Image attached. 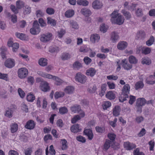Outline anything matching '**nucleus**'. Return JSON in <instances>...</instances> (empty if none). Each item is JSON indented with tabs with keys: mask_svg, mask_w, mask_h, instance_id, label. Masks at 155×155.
<instances>
[{
	"mask_svg": "<svg viewBox=\"0 0 155 155\" xmlns=\"http://www.w3.org/2000/svg\"><path fill=\"white\" fill-rule=\"evenodd\" d=\"M136 16L138 17H142L143 15L142 9L141 8H137L135 11Z\"/></svg>",
	"mask_w": 155,
	"mask_h": 155,
	"instance_id": "nucleus-43",
	"label": "nucleus"
},
{
	"mask_svg": "<svg viewBox=\"0 0 155 155\" xmlns=\"http://www.w3.org/2000/svg\"><path fill=\"white\" fill-rule=\"evenodd\" d=\"M109 139L112 141L114 140L116 137V135L113 133H109L107 135Z\"/></svg>",
	"mask_w": 155,
	"mask_h": 155,
	"instance_id": "nucleus-62",
	"label": "nucleus"
},
{
	"mask_svg": "<svg viewBox=\"0 0 155 155\" xmlns=\"http://www.w3.org/2000/svg\"><path fill=\"white\" fill-rule=\"evenodd\" d=\"M121 12L125 16L126 19L129 20L131 18V14L130 12L127 11L125 9L122 10L121 11Z\"/></svg>",
	"mask_w": 155,
	"mask_h": 155,
	"instance_id": "nucleus-26",
	"label": "nucleus"
},
{
	"mask_svg": "<svg viewBox=\"0 0 155 155\" xmlns=\"http://www.w3.org/2000/svg\"><path fill=\"white\" fill-rule=\"evenodd\" d=\"M19 45L17 43H15L13 44L12 47V51L13 52H16L19 48Z\"/></svg>",
	"mask_w": 155,
	"mask_h": 155,
	"instance_id": "nucleus-63",
	"label": "nucleus"
},
{
	"mask_svg": "<svg viewBox=\"0 0 155 155\" xmlns=\"http://www.w3.org/2000/svg\"><path fill=\"white\" fill-rule=\"evenodd\" d=\"M81 119V117L79 115H75L71 119V123L73 124H74Z\"/></svg>",
	"mask_w": 155,
	"mask_h": 155,
	"instance_id": "nucleus-54",
	"label": "nucleus"
},
{
	"mask_svg": "<svg viewBox=\"0 0 155 155\" xmlns=\"http://www.w3.org/2000/svg\"><path fill=\"white\" fill-rule=\"evenodd\" d=\"M70 24L72 28L76 29L78 28V25L76 21L72 20L71 21H70Z\"/></svg>",
	"mask_w": 155,
	"mask_h": 155,
	"instance_id": "nucleus-49",
	"label": "nucleus"
},
{
	"mask_svg": "<svg viewBox=\"0 0 155 155\" xmlns=\"http://www.w3.org/2000/svg\"><path fill=\"white\" fill-rule=\"evenodd\" d=\"M84 134L88 137V139L91 140L93 138L94 135L92 130L91 129L85 128L84 131Z\"/></svg>",
	"mask_w": 155,
	"mask_h": 155,
	"instance_id": "nucleus-12",
	"label": "nucleus"
},
{
	"mask_svg": "<svg viewBox=\"0 0 155 155\" xmlns=\"http://www.w3.org/2000/svg\"><path fill=\"white\" fill-rule=\"evenodd\" d=\"M71 131L74 133H76L81 131L82 129L78 124H75L72 126L71 127Z\"/></svg>",
	"mask_w": 155,
	"mask_h": 155,
	"instance_id": "nucleus-15",
	"label": "nucleus"
},
{
	"mask_svg": "<svg viewBox=\"0 0 155 155\" xmlns=\"http://www.w3.org/2000/svg\"><path fill=\"white\" fill-rule=\"evenodd\" d=\"M10 8L12 11L15 14L18 13V9L13 5H11Z\"/></svg>",
	"mask_w": 155,
	"mask_h": 155,
	"instance_id": "nucleus-61",
	"label": "nucleus"
},
{
	"mask_svg": "<svg viewBox=\"0 0 155 155\" xmlns=\"http://www.w3.org/2000/svg\"><path fill=\"white\" fill-rule=\"evenodd\" d=\"M95 129L97 132L99 133H103L105 130V128L104 127L99 126H96L95 127Z\"/></svg>",
	"mask_w": 155,
	"mask_h": 155,
	"instance_id": "nucleus-55",
	"label": "nucleus"
},
{
	"mask_svg": "<svg viewBox=\"0 0 155 155\" xmlns=\"http://www.w3.org/2000/svg\"><path fill=\"white\" fill-rule=\"evenodd\" d=\"M15 64L14 59L11 58L7 59L5 62V66L8 68H12L13 67Z\"/></svg>",
	"mask_w": 155,
	"mask_h": 155,
	"instance_id": "nucleus-8",
	"label": "nucleus"
},
{
	"mask_svg": "<svg viewBox=\"0 0 155 155\" xmlns=\"http://www.w3.org/2000/svg\"><path fill=\"white\" fill-rule=\"evenodd\" d=\"M71 110L72 112L74 113H79L81 111L80 106L78 104H75L71 107Z\"/></svg>",
	"mask_w": 155,
	"mask_h": 155,
	"instance_id": "nucleus-21",
	"label": "nucleus"
},
{
	"mask_svg": "<svg viewBox=\"0 0 155 155\" xmlns=\"http://www.w3.org/2000/svg\"><path fill=\"white\" fill-rule=\"evenodd\" d=\"M30 32L32 35H37L40 31L39 25L37 21H35L33 24L32 27L30 30Z\"/></svg>",
	"mask_w": 155,
	"mask_h": 155,
	"instance_id": "nucleus-4",
	"label": "nucleus"
},
{
	"mask_svg": "<svg viewBox=\"0 0 155 155\" xmlns=\"http://www.w3.org/2000/svg\"><path fill=\"white\" fill-rule=\"evenodd\" d=\"M154 40V37L152 36H151L149 39L146 42V44L148 46L151 45L153 44Z\"/></svg>",
	"mask_w": 155,
	"mask_h": 155,
	"instance_id": "nucleus-45",
	"label": "nucleus"
},
{
	"mask_svg": "<svg viewBox=\"0 0 155 155\" xmlns=\"http://www.w3.org/2000/svg\"><path fill=\"white\" fill-rule=\"evenodd\" d=\"M121 64L124 69L127 70L130 69L132 67V65L129 63L126 59L122 60Z\"/></svg>",
	"mask_w": 155,
	"mask_h": 155,
	"instance_id": "nucleus-11",
	"label": "nucleus"
},
{
	"mask_svg": "<svg viewBox=\"0 0 155 155\" xmlns=\"http://www.w3.org/2000/svg\"><path fill=\"white\" fill-rule=\"evenodd\" d=\"M146 83L149 84L153 85L155 84V78L154 76L152 75H150L146 78Z\"/></svg>",
	"mask_w": 155,
	"mask_h": 155,
	"instance_id": "nucleus-17",
	"label": "nucleus"
},
{
	"mask_svg": "<svg viewBox=\"0 0 155 155\" xmlns=\"http://www.w3.org/2000/svg\"><path fill=\"white\" fill-rule=\"evenodd\" d=\"M96 71L94 68H91L86 71V74L87 75L93 77L96 74Z\"/></svg>",
	"mask_w": 155,
	"mask_h": 155,
	"instance_id": "nucleus-28",
	"label": "nucleus"
},
{
	"mask_svg": "<svg viewBox=\"0 0 155 155\" xmlns=\"http://www.w3.org/2000/svg\"><path fill=\"white\" fill-rule=\"evenodd\" d=\"M77 3L78 5L87 6L88 5L89 2L86 0H77Z\"/></svg>",
	"mask_w": 155,
	"mask_h": 155,
	"instance_id": "nucleus-31",
	"label": "nucleus"
},
{
	"mask_svg": "<svg viewBox=\"0 0 155 155\" xmlns=\"http://www.w3.org/2000/svg\"><path fill=\"white\" fill-rule=\"evenodd\" d=\"M120 83L122 85H124L122 90V93L120 96L119 98L120 101L122 102L126 101L127 98L129 97L130 86L128 84H125V82L122 80H120Z\"/></svg>",
	"mask_w": 155,
	"mask_h": 155,
	"instance_id": "nucleus-1",
	"label": "nucleus"
},
{
	"mask_svg": "<svg viewBox=\"0 0 155 155\" xmlns=\"http://www.w3.org/2000/svg\"><path fill=\"white\" fill-rule=\"evenodd\" d=\"M81 12L86 17H89L92 14L91 11L87 8H82L81 10Z\"/></svg>",
	"mask_w": 155,
	"mask_h": 155,
	"instance_id": "nucleus-18",
	"label": "nucleus"
},
{
	"mask_svg": "<svg viewBox=\"0 0 155 155\" xmlns=\"http://www.w3.org/2000/svg\"><path fill=\"white\" fill-rule=\"evenodd\" d=\"M130 100L129 103L131 105L133 104L136 101V97L134 96L130 95L129 96Z\"/></svg>",
	"mask_w": 155,
	"mask_h": 155,
	"instance_id": "nucleus-60",
	"label": "nucleus"
},
{
	"mask_svg": "<svg viewBox=\"0 0 155 155\" xmlns=\"http://www.w3.org/2000/svg\"><path fill=\"white\" fill-rule=\"evenodd\" d=\"M13 112L12 109H8L6 111L5 115L9 118H11L12 117V114Z\"/></svg>",
	"mask_w": 155,
	"mask_h": 155,
	"instance_id": "nucleus-48",
	"label": "nucleus"
},
{
	"mask_svg": "<svg viewBox=\"0 0 155 155\" xmlns=\"http://www.w3.org/2000/svg\"><path fill=\"white\" fill-rule=\"evenodd\" d=\"M48 23L51 25L54 26L56 25V21L50 17L47 18Z\"/></svg>",
	"mask_w": 155,
	"mask_h": 155,
	"instance_id": "nucleus-46",
	"label": "nucleus"
},
{
	"mask_svg": "<svg viewBox=\"0 0 155 155\" xmlns=\"http://www.w3.org/2000/svg\"><path fill=\"white\" fill-rule=\"evenodd\" d=\"M107 85L106 84H104L101 85V91L99 93V95L101 97L103 96L107 90L106 87Z\"/></svg>",
	"mask_w": 155,
	"mask_h": 155,
	"instance_id": "nucleus-25",
	"label": "nucleus"
},
{
	"mask_svg": "<svg viewBox=\"0 0 155 155\" xmlns=\"http://www.w3.org/2000/svg\"><path fill=\"white\" fill-rule=\"evenodd\" d=\"M146 36V34L143 30H140L137 32V37L139 39H144Z\"/></svg>",
	"mask_w": 155,
	"mask_h": 155,
	"instance_id": "nucleus-27",
	"label": "nucleus"
},
{
	"mask_svg": "<svg viewBox=\"0 0 155 155\" xmlns=\"http://www.w3.org/2000/svg\"><path fill=\"white\" fill-rule=\"evenodd\" d=\"M17 8L18 9H20L25 6V3L20 0L17 1L16 2Z\"/></svg>",
	"mask_w": 155,
	"mask_h": 155,
	"instance_id": "nucleus-39",
	"label": "nucleus"
},
{
	"mask_svg": "<svg viewBox=\"0 0 155 155\" xmlns=\"http://www.w3.org/2000/svg\"><path fill=\"white\" fill-rule=\"evenodd\" d=\"M0 79H3L6 81H8L9 80L7 74L2 73L1 72H0Z\"/></svg>",
	"mask_w": 155,
	"mask_h": 155,
	"instance_id": "nucleus-44",
	"label": "nucleus"
},
{
	"mask_svg": "<svg viewBox=\"0 0 155 155\" xmlns=\"http://www.w3.org/2000/svg\"><path fill=\"white\" fill-rule=\"evenodd\" d=\"M60 57L63 61L67 60L71 58V55L69 53L63 52L61 54Z\"/></svg>",
	"mask_w": 155,
	"mask_h": 155,
	"instance_id": "nucleus-24",
	"label": "nucleus"
},
{
	"mask_svg": "<svg viewBox=\"0 0 155 155\" xmlns=\"http://www.w3.org/2000/svg\"><path fill=\"white\" fill-rule=\"evenodd\" d=\"M32 152V149L31 147L27 148L24 150L25 155H31Z\"/></svg>",
	"mask_w": 155,
	"mask_h": 155,
	"instance_id": "nucleus-53",
	"label": "nucleus"
},
{
	"mask_svg": "<svg viewBox=\"0 0 155 155\" xmlns=\"http://www.w3.org/2000/svg\"><path fill=\"white\" fill-rule=\"evenodd\" d=\"M41 89L44 92H47L50 90V87L49 84L47 82L43 81L41 84Z\"/></svg>",
	"mask_w": 155,
	"mask_h": 155,
	"instance_id": "nucleus-10",
	"label": "nucleus"
},
{
	"mask_svg": "<svg viewBox=\"0 0 155 155\" xmlns=\"http://www.w3.org/2000/svg\"><path fill=\"white\" fill-rule=\"evenodd\" d=\"M52 34L50 33H46L41 35L40 40L43 42H47L52 39Z\"/></svg>",
	"mask_w": 155,
	"mask_h": 155,
	"instance_id": "nucleus-6",
	"label": "nucleus"
},
{
	"mask_svg": "<svg viewBox=\"0 0 155 155\" xmlns=\"http://www.w3.org/2000/svg\"><path fill=\"white\" fill-rule=\"evenodd\" d=\"M35 97L33 94L30 93L27 96L26 99L29 102H33L35 99Z\"/></svg>",
	"mask_w": 155,
	"mask_h": 155,
	"instance_id": "nucleus-41",
	"label": "nucleus"
},
{
	"mask_svg": "<svg viewBox=\"0 0 155 155\" xmlns=\"http://www.w3.org/2000/svg\"><path fill=\"white\" fill-rule=\"evenodd\" d=\"M146 102V100L143 97L139 98L137 99L135 105L137 112H142V107L145 105Z\"/></svg>",
	"mask_w": 155,
	"mask_h": 155,
	"instance_id": "nucleus-3",
	"label": "nucleus"
},
{
	"mask_svg": "<svg viewBox=\"0 0 155 155\" xmlns=\"http://www.w3.org/2000/svg\"><path fill=\"white\" fill-rule=\"evenodd\" d=\"M53 79L55 80V84L58 85H60L63 83V81L59 78L58 77L56 76H54Z\"/></svg>",
	"mask_w": 155,
	"mask_h": 155,
	"instance_id": "nucleus-51",
	"label": "nucleus"
},
{
	"mask_svg": "<svg viewBox=\"0 0 155 155\" xmlns=\"http://www.w3.org/2000/svg\"><path fill=\"white\" fill-rule=\"evenodd\" d=\"M75 79L76 81L81 84L85 83L87 80L86 77L80 72L77 73Z\"/></svg>",
	"mask_w": 155,
	"mask_h": 155,
	"instance_id": "nucleus-5",
	"label": "nucleus"
},
{
	"mask_svg": "<svg viewBox=\"0 0 155 155\" xmlns=\"http://www.w3.org/2000/svg\"><path fill=\"white\" fill-rule=\"evenodd\" d=\"M15 35L18 38L21 40H25L26 38L25 35L23 33L16 32Z\"/></svg>",
	"mask_w": 155,
	"mask_h": 155,
	"instance_id": "nucleus-40",
	"label": "nucleus"
},
{
	"mask_svg": "<svg viewBox=\"0 0 155 155\" xmlns=\"http://www.w3.org/2000/svg\"><path fill=\"white\" fill-rule=\"evenodd\" d=\"M47 61L46 59L41 58L38 61V64L41 66H45L47 64Z\"/></svg>",
	"mask_w": 155,
	"mask_h": 155,
	"instance_id": "nucleus-35",
	"label": "nucleus"
},
{
	"mask_svg": "<svg viewBox=\"0 0 155 155\" xmlns=\"http://www.w3.org/2000/svg\"><path fill=\"white\" fill-rule=\"evenodd\" d=\"M103 4L102 2L98 0H95L92 3L93 8L96 9H99L102 8Z\"/></svg>",
	"mask_w": 155,
	"mask_h": 155,
	"instance_id": "nucleus-13",
	"label": "nucleus"
},
{
	"mask_svg": "<svg viewBox=\"0 0 155 155\" xmlns=\"http://www.w3.org/2000/svg\"><path fill=\"white\" fill-rule=\"evenodd\" d=\"M110 20L113 23L119 25H122L124 22V19L121 15H119L117 11H114L111 14Z\"/></svg>",
	"mask_w": 155,
	"mask_h": 155,
	"instance_id": "nucleus-2",
	"label": "nucleus"
},
{
	"mask_svg": "<svg viewBox=\"0 0 155 155\" xmlns=\"http://www.w3.org/2000/svg\"><path fill=\"white\" fill-rule=\"evenodd\" d=\"M144 84L143 81H139L137 82L135 85V88L136 90L141 89L143 88Z\"/></svg>",
	"mask_w": 155,
	"mask_h": 155,
	"instance_id": "nucleus-29",
	"label": "nucleus"
},
{
	"mask_svg": "<svg viewBox=\"0 0 155 155\" xmlns=\"http://www.w3.org/2000/svg\"><path fill=\"white\" fill-rule=\"evenodd\" d=\"M111 141L109 140H106L104 145V150H107L110 147Z\"/></svg>",
	"mask_w": 155,
	"mask_h": 155,
	"instance_id": "nucleus-42",
	"label": "nucleus"
},
{
	"mask_svg": "<svg viewBox=\"0 0 155 155\" xmlns=\"http://www.w3.org/2000/svg\"><path fill=\"white\" fill-rule=\"evenodd\" d=\"M90 49L87 48L85 45H83L81 46L80 49V51L81 52H87L89 51Z\"/></svg>",
	"mask_w": 155,
	"mask_h": 155,
	"instance_id": "nucleus-58",
	"label": "nucleus"
},
{
	"mask_svg": "<svg viewBox=\"0 0 155 155\" xmlns=\"http://www.w3.org/2000/svg\"><path fill=\"white\" fill-rule=\"evenodd\" d=\"M74 13V11L73 10H68L65 12V16L67 18H71L73 16Z\"/></svg>",
	"mask_w": 155,
	"mask_h": 155,
	"instance_id": "nucleus-33",
	"label": "nucleus"
},
{
	"mask_svg": "<svg viewBox=\"0 0 155 155\" xmlns=\"http://www.w3.org/2000/svg\"><path fill=\"white\" fill-rule=\"evenodd\" d=\"M62 147L61 149L63 150H65L67 149L68 147V143L67 140L65 139L61 140Z\"/></svg>",
	"mask_w": 155,
	"mask_h": 155,
	"instance_id": "nucleus-37",
	"label": "nucleus"
},
{
	"mask_svg": "<svg viewBox=\"0 0 155 155\" xmlns=\"http://www.w3.org/2000/svg\"><path fill=\"white\" fill-rule=\"evenodd\" d=\"M133 154L134 155H144L142 152L140 151L138 148H137L134 150Z\"/></svg>",
	"mask_w": 155,
	"mask_h": 155,
	"instance_id": "nucleus-64",
	"label": "nucleus"
},
{
	"mask_svg": "<svg viewBox=\"0 0 155 155\" xmlns=\"http://www.w3.org/2000/svg\"><path fill=\"white\" fill-rule=\"evenodd\" d=\"M127 43L126 41H120L118 43L117 48L120 50H123L127 48Z\"/></svg>",
	"mask_w": 155,
	"mask_h": 155,
	"instance_id": "nucleus-16",
	"label": "nucleus"
},
{
	"mask_svg": "<svg viewBox=\"0 0 155 155\" xmlns=\"http://www.w3.org/2000/svg\"><path fill=\"white\" fill-rule=\"evenodd\" d=\"M59 51V48L57 46H51L49 48V51L51 53L58 52Z\"/></svg>",
	"mask_w": 155,
	"mask_h": 155,
	"instance_id": "nucleus-38",
	"label": "nucleus"
},
{
	"mask_svg": "<svg viewBox=\"0 0 155 155\" xmlns=\"http://www.w3.org/2000/svg\"><path fill=\"white\" fill-rule=\"evenodd\" d=\"M100 36L97 34H93L90 37V40L93 43L98 42L100 39Z\"/></svg>",
	"mask_w": 155,
	"mask_h": 155,
	"instance_id": "nucleus-23",
	"label": "nucleus"
},
{
	"mask_svg": "<svg viewBox=\"0 0 155 155\" xmlns=\"http://www.w3.org/2000/svg\"><path fill=\"white\" fill-rule=\"evenodd\" d=\"M119 39V36L117 32L115 31L112 32L111 34L110 39L113 43H115Z\"/></svg>",
	"mask_w": 155,
	"mask_h": 155,
	"instance_id": "nucleus-19",
	"label": "nucleus"
},
{
	"mask_svg": "<svg viewBox=\"0 0 155 155\" xmlns=\"http://www.w3.org/2000/svg\"><path fill=\"white\" fill-rule=\"evenodd\" d=\"M151 51L150 48L148 47H146L142 49V53L145 54H147L150 52Z\"/></svg>",
	"mask_w": 155,
	"mask_h": 155,
	"instance_id": "nucleus-56",
	"label": "nucleus"
},
{
	"mask_svg": "<svg viewBox=\"0 0 155 155\" xmlns=\"http://www.w3.org/2000/svg\"><path fill=\"white\" fill-rule=\"evenodd\" d=\"M76 139L78 141L83 143H85L86 142L85 138L81 135L77 136L76 137Z\"/></svg>",
	"mask_w": 155,
	"mask_h": 155,
	"instance_id": "nucleus-59",
	"label": "nucleus"
},
{
	"mask_svg": "<svg viewBox=\"0 0 155 155\" xmlns=\"http://www.w3.org/2000/svg\"><path fill=\"white\" fill-rule=\"evenodd\" d=\"M129 62L130 64H136L138 61V60L136 57L133 55H130L128 58Z\"/></svg>",
	"mask_w": 155,
	"mask_h": 155,
	"instance_id": "nucleus-34",
	"label": "nucleus"
},
{
	"mask_svg": "<svg viewBox=\"0 0 155 155\" xmlns=\"http://www.w3.org/2000/svg\"><path fill=\"white\" fill-rule=\"evenodd\" d=\"M35 125L34 121L32 120H30L26 122L25 127L26 129L32 130L35 128Z\"/></svg>",
	"mask_w": 155,
	"mask_h": 155,
	"instance_id": "nucleus-14",
	"label": "nucleus"
},
{
	"mask_svg": "<svg viewBox=\"0 0 155 155\" xmlns=\"http://www.w3.org/2000/svg\"><path fill=\"white\" fill-rule=\"evenodd\" d=\"M74 88L73 86L67 87L64 89L65 93L67 94H71L73 93L74 91Z\"/></svg>",
	"mask_w": 155,
	"mask_h": 155,
	"instance_id": "nucleus-30",
	"label": "nucleus"
},
{
	"mask_svg": "<svg viewBox=\"0 0 155 155\" xmlns=\"http://www.w3.org/2000/svg\"><path fill=\"white\" fill-rule=\"evenodd\" d=\"M124 148L127 150H133L136 147L135 144L131 143L129 141L125 142L124 143Z\"/></svg>",
	"mask_w": 155,
	"mask_h": 155,
	"instance_id": "nucleus-9",
	"label": "nucleus"
},
{
	"mask_svg": "<svg viewBox=\"0 0 155 155\" xmlns=\"http://www.w3.org/2000/svg\"><path fill=\"white\" fill-rule=\"evenodd\" d=\"M8 16L11 17L12 18L11 20L12 22L14 23L16 22L17 21V16L16 15H11L9 13L8 14Z\"/></svg>",
	"mask_w": 155,
	"mask_h": 155,
	"instance_id": "nucleus-57",
	"label": "nucleus"
},
{
	"mask_svg": "<svg viewBox=\"0 0 155 155\" xmlns=\"http://www.w3.org/2000/svg\"><path fill=\"white\" fill-rule=\"evenodd\" d=\"M142 63L143 64L149 65L151 63V60L148 58H145L142 59Z\"/></svg>",
	"mask_w": 155,
	"mask_h": 155,
	"instance_id": "nucleus-47",
	"label": "nucleus"
},
{
	"mask_svg": "<svg viewBox=\"0 0 155 155\" xmlns=\"http://www.w3.org/2000/svg\"><path fill=\"white\" fill-rule=\"evenodd\" d=\"M65 95L64 92L62 91H57L54 94V97L55 99H58L60 97H62Z\"/></svg>",
	"mask_w": 155,
	"mask_h": 155,
	"instance_id": "nucleus-36",
	"label": "nucleus"
},
{
	"mask_svg": "<svg viewBox=\"0 0 155 155\" xmlns=\"http://www.w3.org/2000/svg\"><path fill=\"white\" fill-rule=\"evenodd\" d=\"M121 111L120 107L119 106H116L114 108L113 110V115L115 117L119 116L120 114V112Z\"/></svg>",
	"mask_w": 155,
	"mask_h": 155,
	"instance_id": "nucleus-22",
	"label": "nucleus"
},
{
	"mask_svg": "<svg viewBox=\"0 0 155 155\" xmlns=\"http://www.w3.org/2000/svg\"><path fill=\"white\" fill-rule=\"evenodd\" d=\"M105 96L106 98L110 100H114L116 97L115 94L113 91H108L106 94Z\"/></svg>",
	"mask_w": 155,
	"mask_h": 155,
	"instance_id": "nucleus-20",
	"label": "nucleus"
},
{
	"mask_svg": "<svg viewBox=\"0 0 155 155\" xmlns=\"http://www.w3.org/2000/svg\"><path fill=\"white\" fill-rule=\"evenodd\" d=\"M46 13L49 15H52L55 12L54 10L51 7L48 8L46 11Z\"/></svg>",
	"mask_w": 155,
	"mask_h": 155,
	"instance_id": "nucleus-52",
	"label": "nucleus"
},
{
	"mask_svg": "<svg viewBox=\"0 0 155 155\" xmlns=\"http://www.w3.org/2000/svg\"><path fill=\"white\" fill-rule=\"evenodd\" d=\"M59 112L61 114H64L68 112L67 108L65 107H60L59 109Z\"/></svg>",
	"mask_w": 155,
	"mask_h": 155,
	"instance_id": "nucleus-50",
	"label": "nucleus"
},
{
	"mask_svg": "<svg viewBox=\"0 0 155 155\" xmlns=\"http://www.w3.org/2000/svg\"><path fill=\"white\" fill-rule=\"evenodd\" d=\"M10 127L11 132L12 133H14L17 130L18 126L16 123H12L10 125Z\"/></svg>",
	"mask_w": 155,
	"mask_h": 155,
	"instance_id": "nucleus-32",
	"label": "nucleus"
},
{
	"mask_svg": "<svg viewBox=\"0 0 155 155\" xmlns=\"http://www.w3.org/2000/svg\"><path fill=\"white\" fill-rule=\"evenodd\" d=\"M18 76L20 78H23L27 77L28 74V70L25 68H23L18 69Z\"/></svg>",
	"mask_w": 155,
	"mask_h": 155,
	"instance_id": "nucleus-7",
	"label": "nucleus"
}]
</instances>
